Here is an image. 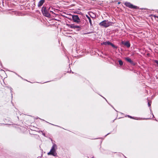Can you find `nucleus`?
I'll return each instance as SVG.
<instances>
[{
	"label": "nucleus",
	"instance_id": "obj_6",
	"mask_svg": "<svg viewBox=\"0 0 158 158\" xmlns=\"http://www.w3.org/2000/svg\"><path fill=\"white\" fill-rule=\"evenodd\" d=\"M125 59L127 62L130 63L131 65L133 66L135 65V62L132 60L131 58L127 57L125 58Z\"/></svg>",
	"mask_w": 158,
	"mask_h": 158
},
{
	"label": "nucleus",
	"instance_id": "obj_8",
	"mask_svg": "<svg viewBox=\"0 0 158 158\" xmlns=\"http://www.w3.org/2000/svg\"><path fill=\"white\" fill-rule=\"evenodd\" d=\"M69 27L71 28H73V29H75L76 28H81V27L80 26L76 25L74 24L69 25Z\"/></svg>",
	"mask_w": 158,
	"mask_h": 158
},
{
	"label": "nucleus",
	"instance_id": "obj_1",
	"mask_svg": "<svg viewBox=\"0 0 158 158\" xmlns=\"http://www.w3.org/2000/svg\"><path fill=\"white\" fill-rule=\"evenodd\" d=\"M112 23L111 22L108 21V20H105L99 23V25L101 26H102L105 27H107L111 25Z\"/></svg>",
	"mask_w": 158,
	"mask_h": 158
},
{
	"label": "nucleus",
	"instance_id": "obj_16",
	"mask_svg": "<svg viewBox=\"0 0 158 158\" xmlns=\"http://www.w3.org/2000/svg\"><path fill=\"white\" fill-rule=\"evenodd\" d=\"M154 17H155V18H157L158 19V16L154 15Z\"/></svg>",
	"mask_w": 158,
	"mask_h": 158
},
{
	"label": "nucleus",
	"instance_id": "obj_20",
	"mask_svg": "<svg viewBox=\"0 0 158 158\" xmlns=\"http://www.w3.org/2000/svg\"><path fill=\"white\" fill-rule=\"evenodd\" d=\"M120 2H119L118 3V4H120Z\"/></svg>",
	"mask_w": 158,
	"mask_h": 158
},
{
	"label": "nucleus",
	"instance_id": "obj_15",
	"mask_svg": "<svg viewBox=\"0 0 158 158\" xmlns=\"http://www.w3.org/2000/svg\"><path fill=\"white\" fill-rule=\"evenodd\" d=\"M155 62L158 65V60H155Z\"/></svg>",
	"mask_w": 158,
	"mask_h": 158
},
{
	"label": "nucleus",
	"instance_id": "obj_5",
	"mask_svg": "<svg viewBox=\"0 0 158 158\" xmlns=\"http://www.w3.org/2000/svg\"><path fill=\"white\" fill-rule=\"evenodd\" d=\"M101 44H104L106 45H110L114 48H117V47L116 46L114 45L109 41L104 42Z\"/></svg>",
	"mask_w": 158,
	"mask_h": 158
},
{
	"label": "nucleus",
	"instance_id": "obj_4",
	"mask_svg": "<svg viewBox=\"0 0 158 158\" xmlns=\"http://www.w3.org/2000/svg\"><path fill=\"white\" fill-rule=\"evenodd\" d=\"M72 18L74 22L78 24L81 22V20L78 15H73Z\"/></svg>",
	"mask_w": 158,
	"mask_h": 158
},
{
	"label": "nucleus",
	"instance_id": "obj_18",
	"mask_svg": "<svg viewBox=\"0 0 158 158\" xmlns=\"http://www.w3.org/2000/svg\"><path fill=\"white\" fill-rule=\"evenodd\" d=\"M51 8V7H49V9H49V10H50V9Z\"/></svg>",
	"mask_w": 158,
	"mask_h": 158
},
{
	"label": "nucleus",
	"instance_id": "obj_13",
	"mask_svg": "<svg viewBox=\"0 0 158 158\" xmlns=\"http://www.w3.org/2000/svg\"><path fill=\"white\" fill-rule=\"evenodd\" d=\"M151 102H150L149 101H148V105L149 107H150L151 106Z\"/></svg>",
	"mask_w": 158,
	"mask_h": 158
},
{
	"label": "nucleus",
	"instance_id": "obj_9",
	"mask_svg": "<svg viewBox=\"0 0 158 158\" xmlns=\"http://www.w3.org/2000/svg\"><path fill=\"white\" fill-rule=\"evenodd\" d=\"M45 1V0H40L39 2L38 3V7H40L41 6H42V5L44 3V2Z\"/></svg>",
	"mask_w": 158,
	"mask_h": 158
},
{
	"label": "nucleus",
	"instance_id": "obj_11",
	"mask_svg": "<svg viewBox=\"0 0 158 158\" xmlns=\"http://www.w3.org/2000/svg\"><path fill=\"white\" fill-rule=\"evenodd\" d=\"M86 17L88 19L90 25L91 26H92L93 24H92V21H91V19L90 18L89 16H88L87 15H86Z\"/></svg>",
	"mask_w": 158,
	"mask_h": 158
},
{
	"label": "nucleus",
	"instance_id": "obj_10",
	"mask_svg": "<svg viewBox=\"0 0 158 158\" xmlns=\"http://www.w3.org/2000/svg\"><path fill=\"white\" fill-rule=\"evenodd\" d=\"M124 45L127 46L128 48H129L130 46V44L129 42H126L124 43Z\"/></svg>",
	"mask_w": 158,
	"mask_h": 158
},
{
	"label": "nucleus",
	"instance_id": "obj_17",
	"mask_svg": "<svg viewBox=\"0 0 158 158\" xmlns=\"http://www.w3.org/2000/svg\"><path fill=\"white\" fill-rule=\"evenodd\" d=\"M50 12H52V13H53V11H52V10H50Z\"/></svg>",
	"mask_w": 158,
	"mask_h": 158
},
{
	"label": "nucleus",
	"instance_id": "obj_3",
	"mask_svg": "<svg viewBox=\"0 0 158 158\" xmlns=\"http://www.w3.org/2000/svg\"><path fill=\"white\" fill-rule=\"evenodd\" d=\"M124 4L126 6L131 9H139L138 7L134 6L129 2H125L124 3Z\"/></svg>",
	"mask_w": 158,
	"mask_h": 158
},
{
	"label": "nucleus",
	"instance_id": "obj_21",
	"mask_svg": "<svg viewBox=\"0 0 158 158\" xmlns=\"http://www.w3.org/2000/svg\"><path fill=\"white\" fill-rule=\"evenodd\" d=\"M51 8H52V10H53V8H52V7Z\"/></svg>",
	"mask_w": 158,
	"mask_h": 158
},
{
	"label": "nucleus",
	"instance_id": "obj_2",
	"mask_svg": "<svg viewBox=\"0 0 158 158\" xmlns=\"http://www.w3.org/2000/svg\"><path fill=\"white\" fill-rule=\"evenodd\" d=\"M43 15L47 17H49L50 16V15L48 12L47 10L46 9V7L45 6H43L41 9Z\"/></svg>",
	"mask_w": 158,
	"mask_h": 158
},
{
	"label": "nucleus",
	"instance_id": "obj_12",
	"mask_svg": "<svg viewBox=\"0 0 158 158\" xmlns=\"http://www.w3.org/2000/svg\"><path fill=\"white\" fill-rule=\"evenodd\" d=\"M118 63H119V64L120 66H122L123 65V62L122 61V60H118Z\"/></svg>",
	"mask_w": 158,
	"mask_h": 158
},
{
	"label": "nucleus",
	"instance_id": "obj_14",
	"mask_svg": "<svg viewBox=\"0 0 158 158\" xmlns=\"http://www.w3.org/2000/svg\"><path fill=\"white\" fill-rule=\"evenodd\" d=\"M128 117L131 118H133V119H135V118H134V117H132V116H130V115H128Z\"/></svg>",
	"mask_w": 158,
	"mask_h": 158
},
{
	"label": "nucleus",
	"instance_id": "obj_7",
	"mask_svg": "<svg viewBox=\"0 0 158 158\" xmlns=\"http://www.w3.org/2000/svg\"><path fill=\"white\" fill-rule=\"evenodd\" d=\"M55 147L54 145H53L50 150V151L48 153V155H54V153L55 152Z\"/></svg>",
	"mask_w": 158,
	"mask_h": 158
},
{
	"label": "nucleus",
	"instance_id": "obj_19",
	"mask_svg": "<svg viewBox=\"0 0 158 158\" xmlns=\"http://www.w3.org/2000/svg\"><path fill=\"white\" fill-rule=\"evenodd\" d=\"M93 33V32H89V33H88L89 34V33Z\"/></svg>",
	"mask_w": 158,
	"mask_h": 158
}]
</instances>
